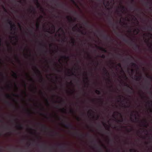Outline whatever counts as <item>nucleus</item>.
<instances>
[{"mask_svg":"<svg viewBox=\"0 0 152 152\" xmlns=\"http://www.w3.org/2000/svg\"><path fill=\"white\" fill-rule=\"evenodd\" d=\"M84 107H86L87 108H88V106H84Z\"/></svg>","mask_w":152,"mask_h":152,"instance_id":"nucleus-51","label":"nucleus"},{"mask_svg":"<svg viewBox=\"0 0 152 152\" xmlns=\"http://www.w3.org/2000/svg\"><path fill=\"white\" fill-rule=\"evenodd\" d=\"M131 0L132 1V2H134V0Z\"/></svg>","mask_w":152,"mask_h":152,"instance_id":"nucleus-52","label":"nucleus"},{"mask_svg":"<svg viewBox=\"0 0 152 152\" xmlns=\"http://www.w3.org/2000/svg\"><path fill=\"white\" fill-rule=\"evenodd\" d=\"M83 96L86 97V96H87V95H88L87 94V93L86 92H85V90L84 89V88H83Z\"/></svg>","mask_w":152,"mask_h":152,"instance_id":"nucleus-11","label":"nucleus"},{"mask_svg":"<svg viewBox=\"0 0 152 152\" xmlns=\"http://www.w3.org/2000/svg\"><path fill=\"white\" fill-rule=\"evenodd\" d=\"M149 8L150 9L152 10V7H149Z\"/></svg>","mask_w":152,"mask_h":152,"instance_id":"nucleus-47","label":"nucleus"},{"mask_svg":"<svg viewBox=\"0 0 152 152\" xmlns=\"http://www.w3.org/2000/svg\"><path fill=\"white\" fill-rule=\"evenodd\" d=\"M97 48L99 50L103 51L104 53H107V51L106 49L104 48L101 47L97 46Z\"/></svg>","mask_w":152,"mask_h":152,"instance_id":"nucleus-7","label":"nucleus"},{"mask_svg":"<svg viewBox=\"0 0 152 152\" xmlns=\"http://www.w3.org/2000/svg\"><path fill=\"white\" fill-rule=\"evenodd\" d=\"M86 127H87V128H88V126H86Z\"/></svg>","mask_w":152,"mask_h":152,"instance_id":"nucleus-59","label":"nucleus"},{"mask_svg":"<svg viewBox=\"0 0 152 152\" xmlns=\"http://www.w3.org/2000/svg\"><path fill=\"white\" fill-rule=\"evenodd\" d=\"M131 65L132 66H137L136 64L133 62L131 63Z\"/></svg>","mask_w":152,"mask_h":152,"instance_id":"nucleus-19","label":"nucleus"},{"mask_svg":"<svg viewBox=\"0 0 152 152\" xmlns=\"http://www.w3.org/2000/svg\"><path fill=\"white\" fill-rule=\"evenodd\" d=\"M83 66H84L83 68L84 71L83 73V75L84 77L83 78V82L84 83H88V82L86 81V80L88 81V78L87 76V72L86 70V67L84 64H83Z\"/></svg>","mask_w":152,"mask_h":152,"instance_id":"nucleus-2","label":"nucleus"},{"mask_svg":"<svg viewBox=\"0 0 152 152\" xmlns=\"http://www.w3.org/2000/svg\"><path fill=\"white\" fill-rule=\"evenodd\" d=\"M95 93L98 95H100L101 94V91L98 90H95Z\"/></svg>","mask_w":152,"mask_h":152,"instance_id":"nucleus-16","label":"nucleus"},{"mask_svg":"<svg viewBox=\"0 0 152 152\" xmlns=\"http://www.w3.org/2000/svg\"><path fill=\"white\" fill-rule=\"evenodd\" d=\"M77 152H78V150H77Z\"/></svg>","mask_w":152,"mask_h":152,"instance_id":"nucleus-33","label":"nucleus"},{"mask_svg":"<svg viewBox=\"0 0 152 152\" xmlns=\"http://www.w3.org/2000/svg\"><path fill=\"white\" fill-rule=\"evenodd\" d=\"M121 36V37H123V36H122V35H121V36Z\"/></svg>","mask_w":152,"mask_h":152,"instance_id":"nucleus-60","label":"nucleus"},{"mask_svg":"<svg viewBox=\"0 0 152 152\" xmlns=\"http://www.w3.org/2000/svg\"><path fill=\"white\" fill-rule=\"evenodd\" d=\"M147 77L148 78H149L151 79H152V77H151L150 76H149V75H147Z\"/></svg>","mask_w":152,"mask_h":152,"instance_id":"nucleus-27","label":"nucleus"},{"mask_svg":"<svg viewBox=\"0 0 152 152\" xmlns=\"http://www.w3.org/2000/svg\"><path fill=\"white\" fill-rule=\"evenodd\" d=\"M143 97H144V98H146V96H144Z\"/></svg>","mask_w":152,"mask_h":152,"instance_id":"nucleus-56","label":"nucleus"},{"mask_svg":"<svg viewBox=\"0 0 152 152\" xmlns=\"http://www.w3.org/2000/svg\"><path fill=\"white\" fill-rule=\"evenodd\" d=\"M129 151L130 152H135L136 151V150L134 149H130Z\"/></svg>","mask_w":152,"mask_h":152,"instance_id":"nucleus-20","label":"nucleus"},{"mask_svg":"<svg viewBox=\"0 0 152 152\" xmlns=\"http://www.w3.org/2000/svg\"><path fill=\"white\" fill-rule=\"evenodd\" d=\"M80 32L81 34L83 35H85L86 34V31L85 28L83 30H81L80 31Z\"/></svg>","mask_w":152,"mask_h":152,"instance_id":"nucleus-8","label":"nucleus"},{"mask_svg":"<svg viewBox=\"0 0 152 152\" xmlns=\"http://www.w3.org/2000/svg\"><path fill=\"white\" fill-rule=\"evenodd\" d=\"M88 114H90V115H91V116H92V114L90 112V111H88Z\"/></svg>","mask_w":152,"mask_h":152,"instance_id":"nucleus-35","label":"nucleus"},{"mask_svg":"<svg viewBox=\"0 0 152 152\" xmlns=\"http://www.w3.org/2000/svg\"><path fill=\"white\" fill-rule=\"evenodd\" d=\"M120 151V150H118V151Z\"/></svg>","mask_w":152,"mask_h":152,"instance_id":"nucleus-64","label":"nucleus"},{"mask_svg":"<svg viewBox=\"0 0 152 152\" xmlns=\"http://www.w3.org/2000/svg\"><path fill=\"white\" fill-rule=\"evenodd\" d=\"M103 70L105 75H107V74L109 75V73H108L105 67H104Z\"/></svg>","mask_w":152,"mask_h":152,"instance_id":"nucleus-13","label":"nucleus"},{"mask_svg":"<svg viewBox=\"0 0 152 152\" xmlns=\"http://www.w3.org/2000/svg\"><path fill=\"white\" fill-rule=\"evenodd\" d=\"M118 55L120 56H121V55L120 54H119Z\"/></svg>","mask_w":152,"mask_h":152,"instance_id":"nucleus-57","label":"nucleus"},{"mask_svg":"<svg viewBox=\"0 0 152 152\" xmlns=\"http://www.w3.org/2000/svg\"><path fill=\"white\" fill-rule=\"evenodd\" d=\"M101 146L102 147H104V148H105L106 147L105 146L103 145V144H102L101 145Z\"/></svg>","mask_w":152,"mask_h":152,"instance_id":"nucleus-41","label":"nucleus"},{"mask_svg":"<svg viewBox=\"0 0 152 152\" xmlns=\"http://www.w3.org/2000/svg\"><path fill=\"white\" fill-rule=\"evenodd\" d=\"M115 113H117L118 114L120 115H121V117H122V116L121 115V114L120 113H119L118 112H115L114 113L113 115V117L114 118H115L116 119V118H115Z\"/></svg>","mask_w":152,"mask_h":152,"instance_id":"nucleus-12","label":"nucleus"},{"mask_svg":"<svg viewBox=\"0 0 152 152\" xmlns=\"http://www.w3.org/2000/svg\"><path fill=\"white\" fill-rule=\"evenodd\" d=\"M139 9H136V11H139Z\"/></svg>","mask_w":152,"mask_h":152,"instance_id":"nucleus-50","label":"nucleus"},{"mask_svg":"<svg viewBox=\"0 0 152 152\" xmlns=\"http://www.w3.org/2000/svg\"><path fill=\"white\" fill-rule=\"evenodd\" d=\"M143 126L146 127V128H147L148 126V125L146 124H147V121L146 120H144L143 121Z\"/></svg>","mask_w":152,"mask_h":152,"instance_id":"nucleus-10","label":"nucleus"},{"mask_svg":"<svg viewBox=\"0 0 152 152\" xmlns=\"http://www.w3.org/2000/svg\"><path fill=\"white\" fill-rule=\"evenodd\" d=\"M80 136L83 139H84L86 137H90L89 134L88 133L86 134L82 133L80 134Z\"/></svg>","mask_w":152,"mask_h":152,"instance_id":"nucleus-6","label":"nucleus"},{"mask_svg":"<svg viewBox=\"0 0 152 152\" xmlns=\"http://www.w3.org/2000/svg\"><path fill=\"white\" fill-rule=\"evenodd\" d=\"M150 112L151 113L152 112V110L151 109L150 110Z\"/></svg>","mask_w":152,"mask_h":152,"instance_id":"nucleus-53","label":"nucleus"},{"mask_svg":"<svg viewBox=\"0 0 152 152\" xmlns=\"http://www.w3.org/2000/svg\"><path fill=\"white\" fill-rule=\"evenodd\" d=\"M84 87H86V86H85V85H84Z\"/></svg>","mask_w":152,"mask_h":152,"instance_id":"nucleus-63","label":"nucleus"},{"mask_svg":"<svg viewBox=\"0 0 152 152\" xmlns=\"http://www.w3.org/2000/svg\"><path fill=\"white\" fill-rule=\"evenodd\" d=\"M82 52L84 53V56L85 58H86V55L87 54V58L88 59L92 60V58L91 57V56L89 55V53L86 50H85V49L84 48H83L82 49Z\"/></svg>","mask_w":152,"mask_h":152,"instance_id":"nucleus-5","label":"nucleus"},{"mask_svg":"<svg viewBox=\"0 0 152 152\" xmlns=\"http://www.w3.org/2000/svg\"><path fill=\"white\" fill-rule=\"evenodd\" d=\"M118 66L120 68H121V64L120 63H118Z\"/></svg>","mask_w":152,"mask_h":152,"instance_id":"nucleus-30","label":"nucleus"},{"mask_svg":"<svg viewBox=\"0 0 152 152\" xmlns=\"http://www.w3.org/2000/svg\"><path fill=\"white\" fill-rule=\"evenodd\" d=\"M132 130V128H131L130 130H127V132H130Z\"/></svg>","mask_w":152,"mask_h":152,"instance_id":"nucleus-32","label":"nucleus"},{"mask_svg":"<svg viewBox=\"0 0 152 152\" xmlns=\"http://www.w3.org/2000/svg\"><path fill=\"white\" fill-rule=\"evenodd\" d=\"M131 42H134V41H133V39H131Z\"/></svg>","mask_w":152,"mask_h":152,"instance_id":"nucleus-46","label":"nucleus"},{"mask_svg":"<svg viewBox=\"0 0 152 152\" xmlns=\"http://www.w3.org/2000/svg\"><path fill=\"white\" fill-rule=\"evenodd\" d=\"M109 2L108 1H107V4L106 5L107 6H108L109 5Z\"/></svg>","mask_w":152,"mask_h":152,"instance_id":"nucleus-37","label":"nucleus"},{"mask_svg":"<svg viewBox=\"0 0 152 152\" xmlns=\"http://www.w3.org/2000/svg\"><path fill=\"white\" fill-rule=\"evenodd\" d=\"M149 31H151L152 30V27L151 26H150L149 27V29H148Z\"/></svg>","mask_w":152,"mask_h":152,"instance_id":"nucleus-29","label":"nucleus"},{"mask_svg":"<svg viewBox=\"0 0 152 152\" xmlns=\"http://www.w3.org/2000/svg\"><path fill=\"white\" fill-rule=\"evenodd\" d=\"M147 103L148 104H150V103H151L152 104V101H148L147 102Z\"/></svg>","mask_w":152,"mask_h":152,"instance_id":"nucleus-26","label":"nucleus"},{"mask_svg":"<svg viewBox=\"0 0 152 152\" xmlns=\"http://www.w3.org/2000/svg\"><path fill=\"white\" fill-rule=\"evenodd\" d=\"M134 48L135 49H139L140 48V46L135 43L134 45Z\"/></svg>","mask_w":152,"mask_h":152,"instance_id":"nucleus-14","label":"nucleus"},{"mask_svg":"<svg viewBox=\"0 0 152 152\" xmlns=\"http://www.w3.org/2000/svg\"><path fill=\"white\" fill-rule=\"evenodd\" d=\"M131 71L132 72H134V69H131Z\"/></svg>","mask_w":152,"mask_h":152,"instance_id":"nucleus-36","label":"nucleus"},{"mask_svg":"<svg viewBox=\"0 0 152 152\" xmlns=\"http://www.w3.org/2000/svg\"><path fill=\"white\" fill-rule=\"evenodd\" d=\"M78 60L77 59V82H78ZM78 95H77V137L78 136V125L77 122L78 121V118L77 115V110L78 107Z\"/></svg>","mask_w":152,"mask_h":152,"instance_id":"nucleus-1","label":"nucleus"},{"mask_svg":"<svg viewBox=\"0 0 152 152\" xmlns=\"http://www.w3.org/2000/svg\"><path fill=\"white\" fill-rule=\"evenodd\" d=\"M130 9L132 10H133L134 9L133 6H130Z\"/></svg>","mask_w":152,"mask_h":152,"instance_id":"nucleus-28","label":"nucleus"},{"mask_svg":"<svg viewBox=\"0 0 152 152\" xmlns=\"http://www.w3.org/2000/svg\"><path fill=\"white\" fill-rule=\"evenodd\" d=\"M124 127H125L126 129L127 128V127H126V126H124Z\"/></svg>","mask_w":152,"mask_h":152,"instance_id":"nucleus-61","label":"nucleus"},{"mask_svg":"<svg viewBox=\"0 0 152 152\" xmlns=\"http://www.w3.org/2000/svg\"><path fill=\"white\" fill-rule=\"evenodd\" d=\"M107 80L109 82H111V80H110V79H107Z\"/></svg>","mask_w":152,"mask_h":152,"instance_id":"nucleus-40","label":"nucleus"},{"mask_svg":"<svg viewBox=\"0 0 152 152\" xmlns=\"http://www.w3.org/2000/svg\"><path fill=\"white\" fill-rule=\"evenodd\" d=\"M82 102L83 104H85L86 102V99H84L83 100H82Z\"/></svg>","mask_w":152,"mask_h":152,"instance_id":"nucleus-18","label":"nucleus"},{"mask_svg":"<svg viewBox=\"0 0 152 152\" xmlns=\"http://www.w3.org/2000/svg\"><path fill=\"white\" fill-rule=\"evenodd\" d=\"M86 40H85L84 41V43H84V45L86 44Z\"/></svg>","mask_w":152,"mask_h":152,"instance_id":"nucleus-39","label":"nucleus"},{"mask_svg":"<svg viewBox=\"0 0 152 152\" xmlns=\"http://www.w3.org/2000/svg\"><path fill=\"white\" fill-rule=\"evenodd\" d=\"M125 86H126L127 87H129V88L132 90H133V89L132 88V87H130L128 84H126L125 83Z\"/></svg>","mask_w":152,"mask_h":152,"instance_id":"nucleus-17","label":"nucleus"},{"mask_svg":"<svg viewBox=\"0 0 152 152\" xmlns=\"http://www.w3.org/2000/svg\"><path fill=\"white\" fill-rule=\"evenodd\" d=\"M100 57L102 58H104L105 57V56L103 54L102 56H101Z\"/></svg>","mask_w":152,"mask_h":152,"instance_id":"nucleus-24","label":"nucleus"},{"mask_svg":"<svg viewBox=\"0 0 152 152\" xmlns=\"http://www.w3.org/2000/svg\"><path fill=\"white\" fill-rule=\"evenodd\" d=\"M143 28V30H145V28L144 27V28Z\"/></svg>","mask_w":152,"mask_h":152,"instance_id":"nucleus-55","label":"nucleus"},{"mask_svg":"<svg viewBox=\"0 0 152 152\" xmlns=\"http://www.w3.org/2000/svg\"><path fill=\"white\" fill-rule=\"evenodd\" d=\"M123 40L124 41L126 42V43H128L129 42V41L127 39H126L123 38Z\"/></svg>","mask_w":152,"mask_h":152,"instance_id":"nucleus-22","label":"nucleus"},{"mask_svg":"<svg viewBox=\"0 0 152 152\" xmlns=\"http://www.w3.org/2000/svg\"><path fill=\"white\" fill-rule=\"evenodd\" d=\"M97 31L99 34V35L103 37V38L105 39H107L108 38L111 39L109 35H107L104 34V31H99L97 30Z\"/></svg>","mask_w":152,"mask_h":152,"instance_id":"nucleus-3","label":"nucleus"},{"mask_svg":"<svg viewBox=\"0 0 152 152\" xmlns=\"http://www.w3.org/2000/svg\"><path fill=\"white\" fill-rule=\"evenodd\" d=\"M96 63H97V64L98 65V64H99L98 62H96Z\"/></svg>","mask_w":152,"mask_h":152,"instance_id":"nucleus-58","label":"nucleus"},{"mask_svg":"<svg viewBox=\"0 0 152 152\" xmlns=\"http://www.w3.org/2000/svg\"><path fill=\"white\" fill-rule=\"evenodd\" d=\"M141 77V75H140V76H137L135 75L134 77L135 79L137 81H140Z\"/></svg>","mask_w":152,"mask_h":152,"instance_id":"nucleus-9","label":"nucleus"},{"mask_svg":"<svg viewBox=\"0 0 152 152\" xmlns=\"http://www.w3.org/2000/svg\"><path fill=\"white\" fill-rule=\"evenodd\" d=\"M108 130H109V126H108Z\"/></svg>","mask_w":152,"mask_h":152,"instance_id":"nucleus-62","label":"nucleus"},{"mask_svg":"<svg viewBox=\"0 0 152 152\" xmlns=\"http://www.w3.org/2000/svg\"><path fill=\"white\" fill-rule=\"evenodd\" d=\"M130 107V105H129L128 106H126V105H125V107Z\"/></svg>","mask_w":152,"mask_h":152,"instance_id":"nucleus-44","label":"nucleus"},{"mask_svg":"<svg viewBox=\"0 0 152 152\" xmlns=\"http://www.w3.org/2000/svg\"><path fill=\"white\" fill-rule=\"evenodd\" d=\"M134 111H133V112H132V113H131V116H132V115H133V113H134Z\"/></svg>","mask_w":152,"mask_h":152,"instance_id":"nucleus-45","label":"nucleus"},{"mask_svg":"<svg viewBox=\"0 0 152 152\" xmlns=\"http://www.w3.org/2000/svg\"><path fill=\"white\" fill-rule=\"evenodd\" d=\"M130 56V57H131L132 58V59H134V57H133L132 56Z\"/></svg>","mask_w":152,"mask_h":152,"instance_id":"nucleus-43","label":"nucleus"},{"mask_svg":"<svg viewBox=\"0 0 152 152\" xmlns=\"http://www.w3.org/2000/svg\"><path fill=\"white\" fill-rule=\"evenodd\" d=\"M77 3H78V0H77V10L78 8L79 7L77 4Z\"/></svg>","mask_w":152,"mask_h":152,"instance_id":"nucleus-31","label":"nucleus"},{"mask_svg":"<svg viewBox=\"0 0 152 152\" xmlns=\"http://www.w3.org/2000/svg\"><path fill=\"white\" fill-rule=\"evenodd\" d=\"M145 4L146 5H147L148 4H151V2L149 1H148L147 2L145 3Z\"/></svg>","mask_w":152,"mask_h":152,"instance_id":"nucleus-25","label":"nucleus"},{"mask_svg":"<svg viewBox=\"0 0 152 152\" xmlns=\"http://www.w3.org/2000/svg\"><path fill=\"white\" fill-rule=\"evenodd\" d=\"M103 125L104 126L106 125V124L103 122Z\"/></svg>","mask_w":152,"mask_h":152,"instance_id":"nucleus-49","label":"nucleus"},{"mask_svg":"<svg viewBox=\"0 0 152 152\" xmlns=\"http://www.w3.org/2000/svg\"><path fill=\"white\" fill-rule=\"evenodd\" d=\"M99 116L98 115L97 116V118L98 119L99 118Z\"/></svg>","mask_w":152,"mask_h":152,"instance_id":"nucleus-54","label":"nucleus"},{"mask_svg":"<svg viewBox=\"0 0 152 152\" xmlns=\"http://www.w3.org/2000/svg\"><path fill=\"white\" fill-rule=\"evenodd\" d=\"M118 7L119 8H120L121 9L123 10H124L125 9V7L124 6L121 5H120V7Z\"/></svg>","mask_w":152,"mask_h":152,"instance_id":"nucleus-15","label":"nucleus"},{"mask_svg":"<svg viewBox=\"0 0 152 152\" xmlns=\"http://www.w3.org/2000/svg\"><path fill=\"white\" fill-rule=\"evenodd\" d=\"M82 24L85 27H91V26L89 25V22L88 20H86L84 18H83Z\"/></svg>","mask_w":152,"mask_h":152,"instance_id":"nucleus-4","label":"nucleus"},{"mask_svg":"<svg viewBox=\"0 0 152 152\" xmlns=\"http://www.w3.org/2000/svg\"><path fill=\"white\" fill-rule=\"evenodd\" d=\"M143 35L144 36H145V37H147L148 36L146 34H143Z\"/></svg>","mask_w":152,"mask_h":152,"instance_id":"nucleus-38","label":"nucleus"},{"mask_svg":"<svg viewBox=\"0 0 152 152\" xmlns=\"http://www.w3.org/2000/svg\"><path fill=\"white\" fill-rule=\"evenodd\" d=\"M118 97H119V98H120V99H121V96H118Z\"/></svg>","mask_w":152,"mask_h":152,"instance_id":"nucleus-48","label":"nucleus"},{"mask_svg":"<svg viewBox=\"0 0 152 152\" xmlns=\"http://www.w3.org/2000/svg\"><path fill=\"white\" fill-rule=\"evenodd\" d=\"M86 115V114L85 113H83V115Z\"/></svg>","mask_w":152,"mask_h":152,"instance_id":"nucleus-42","label":"nucleus"},{"mask_svg":"<svg viewBox=\"0 0 152 152\" xmlns=\"http://www.w3.org/2000/svg\"><path fill=\"white\" fill-rule=\"evenodd\" d=\"M139 29H135L134 30V32H137V34H138L139 32Z\"/></svg>","mask_w":152,"mask_h":152,"instance_id":"nucleus-23","label":"nucleus"},{"mask_svg":"<svg viewBox=\"0 0 152 152\" xmlns=\"http://www.w3.org/2000/svg\"><path fill=\"white\" fill-rule=\"evenodd\" d=\"M118 121V122H123V119L122 118L120 120H117Z\"/></svg>","mask_w":152,"mask_h":152,"instance_id":"nucleus-21","label":"nucleus"},{"mask_svg":"<svg viewBox=\"0 0 152 152\" xmlns=\"http://www.w3.org/2000/svg\"><path fill=\"white\" fill-rule=\"evenodd\" d=\"M98 151H99V152H102V150L101 149V148H100L99 149V150H98Z\"/></svg>","mask_w":152,"mask_h":152,"instance_id":"nucleus-34","label":"nucleus"}]
</instances>
